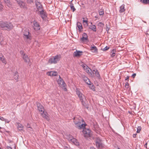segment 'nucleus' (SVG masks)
Masks as SVG:
<instances>
[{"label":"nucleus","instance_id":"obj_1","mask_svg":"<svg viewBox=\"0 0 149 149\" xmlns=\"http://www.w3.org/2000/svg\"><path fill=\"white\" fill-rule=\"evenodd\" d=\"M13 28L12 24L8 22L0 21V29L3 30H10Z\"/></svg>","mask_w":149,"mask_h":149},{"label":"nucleus","instance_id":"obj_2","mask_svg":"<svg viewBox=\"0 0 149 149\" xmlns=\"http://www.w3.org/2000/svg\"><path fill=\"white\" fill-rule=\"evenodd\" d=\"M61 56L57 55L54 56H52L49 60L48 62L51 64H56L60 60Z\"/></svg>","mask_w":149,"mask_h":149},{"label":"nucleus","instance_id":"obj_3","mask_svg":"<svg viewBox=\"0 0 149 149\" xmlns=\"http://www.w3.org/2000/svg\"><path fill=\"white\" fill-rule=\"evenodd\" d=\"M76 92V94L78 95L82 104L84 105L85 104L84 100L86 99L84 95L80 92L79 89H77Z\"/></svg>","mask_w":149,"mask_h":149},{"label":"nucleus","instance_id":"obj_4","mask_svg":"<svg viewBox=\"0 0 149 149\" xmlns=\"http://www.w3.org/2000/svg\"><path fill=\"white\" fill-rule=\"evenodd\" d=\"M76 118H74V122L76 125V127L79 129H84L86 125L84 124L83 123H81L80 121H76Z\"/></svg>","mask_w":149,"mask_h":149},{"label":"nucleus","instance_id":"obj_5","mask_svg":"<svg viewBox=\"0 0 149 149\" xmlns=\"http://www.w3.org/2000/svg\"><path fill=\"white\" fill-rule=\"evenodd\" d=\"M23 35V38L25 40H30L31 38V35L29 32V30L27 29L24 31Z\"/></svg>","mask_w":149,"mask_h":149},{"label":"nucleus","instance_id":"obj_6","mask_svg":"<svg viewBox=\"0 0 149 149\" xmlns=\"http://www.w3.org/2000/svg\"><path fill=\"white\" fill-rule=\"evenodd\" d=\"M83 132L84 136L86 137H91L92 134L91 130L88 129H83Z\"/></svg>","mask_w":149,"mask_h":149},{"label":"nucleus","instance_id":"obj_7","mask_svg":"<svg viewBox=\"0 0 149 149\" xmlns=\"http://www.w3.org/2000/svg\"><path fill=\"white\" fill-rule=\"evenodd\" d=\"M59 79L58 80V83L60 86L61 87H65L66 85L63 79L59 76Z\"/></svg>","mask_w":149,"mask_h":149},{"label":"nucleus","instance_id":"obj_8","mask_svg":"<svg viewBox=\"0 0 149 149\" xmlns=\"http://www.w3.org/2000/svg\"><path fill=\"white\" fill-rule=\"evenodd\" d=\"M95 143L97 147L98 148H101L103 146L102 143V141L99 137L96 138Z\"/></svg>","mask_w":149,"mask_h":149},{"label":"nucleus","instance_id":"obj_9","mask_svg":"<svg viewBox=\"0 0 149 149\" xmlns=\"http://www.w3.org/2000/svg\"><path fill=\"white\" fill-rule=\"evenodd\" d=\"M81 77L83 79L84 81L88 85H91V81L84 74H81Z\"/></svg>","mask_w":149,"mask_h":149},{"label":"nucleus","instance_id":"obj_10","mask_svg":"<svg viewBox=\"0 0 149 149\" xmlns=\"http://www.w3.org/2000/svg\"><path fill=\"white\" fill-rule=\"evenodd\" d=\"M34 29L35 30H38L40 29V26L38 23L35 21L33 22Z\"/></svg>","mask_w":149,"mask_h":149},{"label":"nucleus","instance_id":"obj_11","mask_svg":"<svg viewBox=\"0 0 149 149\" xmlns=\"http://www.w3.org/2000/svg\"><path fill=\"white\" fill-rule=\"evenodd\" d=\"M15 0L21 8H25V3L24 1L20 0Z\"/></svg>","mask_w":149,"mask_h":149},{"label":"nucleus","instance_id":"obj_12","mask_svg":"<svg viewBox=\"0 0 149 149\" xmlns=\"http://www.w3.org/2000/svg\"><path fill=\"white\" fill-rule=\"evenodd\" d=\"M36 4L38 11H40L41 10H43L42 6L40 2H36Z\"/></svg>","mask_w":149,"mask_h":149},{"label":"nucleus","instance_id":"obj_13","mask_svg":"<svg viewBox=\"0 0 149 149\" xmlns=\"http://www.w3.org/2000/svg\"><path fill=\"white\" fill-rule=\"evenodd\" d=\"M37 106L38 108V110L40 112H41L44 111V109L40 103H37Z\"/></svg>","mask_w":149,"mask_h":149},{"label":"nucleus","instance_id":"obj_14","mask_svg":"<svg viewBox=\"0 0 149 149\" xmlns=\"http://www.w3.org/2000/svg\"><path fill=\"white\" fill-rule=\"evenodd\" d=\"M90 50L94 53H97L98 52L97 49L96 47L94 45H93V46H91V47Z\"/></svg>","mask_w":149,"mask_h":149},{"label":"nucleus","instance_id":"obj_15","mask_svg":"<svg viewBox=\"0 0 149 149\" xmlns=\"http://www.w3.org/2000/svg\"><path fill=\"white\" fill-rule=\"evenodd\" d=\"M41 113L44 118H45L47 120H49V118L48 116V114L47 112H44V111H43V112Z\"/></svg>","mask_w":149,"mask_h":149},{"label":"nucleus","instance_id":"obj_16","mask_svg":"<svg viewBox=\"0 0 149 149\" xmlns=\"http://www.w3.org/2000/svg\"><path fill=\"white\" fill-rule=\"evenodd\" d=\"M88 26V28L95 32L96 31V27L95 25H89Z\"/></svg>","mask_w":149,"mask_h":149},{"label":"nucleus","instance_id":"obj_17","mask_svg":"<svg viewBox=\"0 0 149 149\" xmlns=\"http://www.w3.org/2000/svg\"><path fill=\"white\" fill-rule=\"evenodd\" d=\"M39 12H40L41 17L42 18H44L47 17L46 13L44 12L43 9Z\"/></svg>","mask_w":149,"mask_h":149},{"label":"nucleus","instance_id":"obj_18","mask_svg":"<svg viewBox=\"0 0 149 149\" xmlns=\"http://www.w3.org/2000/svg\"><path fill=\"white\" fill-rule=\"evenodd\" d=\"M57 74L58 73L56 71H50L48 73V75L50 76H56Z\"/></svg>","mask_w":149,"mask_h":149},{"label":"nucleus","instance_id":"obj_19","mask_svg":"<svg viewBox=\"0 0 149 149\" xmlns=\"http://www.w3.org/2000/svg\"><path fill=\"white\" fill-rule=\"evenodd\" d=\"M82 53L83 52L82 51H76V52H74V55L75 56H79L81 55Z\"/></svg>","mask_w":149,"mask_h":149},{"label":"nucleus","instance_id":"obj_20","mask_svg":"<svg viewBox=\"0 0 149 149\" xmlns=\"http://www.w3.org/2000/svg\"><path fill=\"white\" fill-rule=\"evenodd\" d=\"M82 19H83V23L84 26L85 27L87 26H88V23L87 18H86L85 19L83 17Z\"/></svg>","mask_w":149,"mask_h":149},{"label":"nucleus","instance_id":"obj_21","mask_svg":"<svg viewBox=\"0 0 149 149\" xmlns=\"http://www.w3.org/2000/svg\"><path fill=\"white\" fill-rule=\"evenodd\" d=\"M22 57L24 60L25 62H28L29 61V59L26 55L24 54L23 56H22Z\"/></svg>","mask_w":149,"mask_h":149},{"label":"nucleus","instance_id":"obj_22","mask_svg":"<svg viewBox=\"0 0 149 149\" xmlns=\"http://www.w3.org/2000/svg\"><path fill=\"white\" fill-rule=\"evenodd\" d=\"M72 143L76 146H79V143L78 142L77 140L74 138H73L72 139L71 141Z\"/></svg>","mask_w":149,"mask_h":149},{"label":"nucleus","instance_id":"obj_23","mask_svg":"<svg viewBox=\"0 0 149 149\" xmlns=\"http://www.w3.org/2000/svg\"><path fill=\"white\" fill-rule=\"evenodd\" d=\"M120 9L119 10V12L120 13H122L125 11V5L123 4L120 7Z\"/></svg>","mask_w":149,"mask_h":149},{"label":"nucleus","instance_id":"obj_24","mask_svg":"<svg viewBox=\"0 0 149 149\" xmlns=\"http://www.w3.org/2000/svg\"><path fill=\"white\" fill-rule=\"evenodd\" d=\"M81 42L84 43H88L89 41L88 38L82 37L80 39Z\"/></svg>","mask_w":149,"mask_h":149},{"label":"nucleus","instance_id":"obj_25","mask_svg":"<svg viewBox=\"0 0 149 149\" xmlns=\"http://www.w3.org/2000/svg\"><path fill=\"white\" fill-rule=\"evenodd\" d=\"M17 127L18 129L19 130H22L23 127V126L22 124L19 123H17Z\"/></svg>","mask_w":149,"mask_h":149},{"label":"nucleus","instance_id":"obj_26","mask_svg":"<svg viewBox=\"0 0 149 149\" xmlns=\"http://www.w3.org/2000/svg\"><path fill=\"white\" fill-rule=\"evenodd\" d=\"M77 26L78 27L79 30V31L82 29V24L80 22H78L77 23Z\"/></svg>","mask_w":149,"mask_h":149},{"label":"nucleus","instance_id":"obj_27","mask_svg":"<svg viewBox=\"0 0 149 149\" xmlns=\"http://www.w3.org/2000/svg\"><path fill=\"white\" fill-rule=\"evenodd\" d=\"M97 26L100 29H101V30H102L104 26V24L101 22H100L98 24Z\"/></svg>","mask_w":149,"mask_h":149},{"label":"nucleus","instance_id":"obj_28","mask_svg":"<svg viewBox=\"0 0 149 149\" xmlns=\"http://www.w3.org/2000/svg\"><path fill=\"white\" fill-rule=\"evenodd\" d=\"M82 66L85 71L86 70L88 69H90V70H91V69L85 64L82 65Z\"/></svg>","mask_w":149,"mask_h":149},{"label":"nucleus","instance_id":"obj_29","mask_svg":"<svg viewBox=\"0 0 149 149\" xmlns=\"http://www.w3.org/2000/svg\"><path fill=\"white\" fill-rule=\"evenodd\" d=\"M0 60L2 61V62L5 63L6 64V61L5 60V58H4L3 56L1 57H0Z\"/></svg>","mask_w":149,"mask_h":149},{"label":"nucleus","instance_id":"obj_30","mask_svg":"<svg viewBox=\"0 0 149 149\" xmlns=\"http://www.w3.org/2000/svg\"><path fill=\"white\" fill-rule=\"evenodd\" d=\"M95 71V72L93 74H95V76L97 77V78H99L100 77V76L99 74V73L97 70Z\"/></svg>","mask_w":149,"mask_h":149},{"label":"nucleus","instance_id":"obj_31","mask_svg":"<svg viewBox=\"0 0 149 149\" xmlns=\"http://www.w3.org/2000/svg\"><path fill=\"white\" fill-rule=\"evenodd\" d=\"M141 1L144 4H149V0H141Z\"/></svg>","mask_w":149,"mask_h":149},{"label":"nucleus","instance_id":"obj_32","mask_svg":"<svg viewBox=\"0 0 149 149\" xmlns=\"http://www.w3.org/2000/svg\"><path fill=\"white\" fill-rule=\"evenodd\" d=\"M116 52V50L115 49H113L112 50L111 52V57H113L115 56V53Z\"/></svg>","mask_w":149,"mask_h":149},{"label":"nucleus","instance_id":"obj_33","mask_svg":"<svg viewBox=\"0 0 149 149\" xmlns=\"http://www.w3.org/2000/svg\"><path fill=\"white\" fill-rule=\"evenodd\" d=\"M74 137L70 135H69L68 136V141H71L72 139Z\"/></svg>","mask_w":149,"mask_h":149},{"label":"nucleus","instance_id":"obj_34","mask_svg":"<svg viewBox=\"0 0 149 149\" xmlns=\"http://www.w3.org/2000/svg\"><path fill=\"white\" fill-rule=\"evenodd\" d=\"M104 11L103 10L101 9L99 11V14L100 15H102L104 14Z\"/></svg>","mask_w":149,"mask_h":149},{"label":"nucleus","instance_id":"obj_35","mask_svg":"<svg viewBox=\"0 0 149 149\" xmlns=\"http://www.w3.org/2000/svg\"><path fill=\"white\" fill-rule=\"evenodd\" d=\"M91 85H90V88L91 89L95 91V87L94 86V85H93V84L92 83V84L91 83Z\"/></svg>","mask_w":149,"mask_h":149},{"label":"nucleus","instance_id":"obj_36","mask_svg":"<svg viewBox=\"0 0 149 149\" xmlns=\"http://www.w3.org/2000/svg\"><path fill=\"white\" fill-rule=\"evenodd\" d=\"M70 8L71 10H73V12H74L76 10V9L74 7L73 4H71L70 5Z\"/></svg>","mask_w":149,"mask_h":149},{"label":"nucleus","instance_id":"obj_37","mask_svg":"<svg viewBox=\"0 0 149 149\" xmlns=\"http://www.w3.org/2000/svg\"><path fill=\"white\" fill-rule=\"evenodd\" d=\"M90 69H87L86 70V72L89 75H92V74L90 72Z\"/></svg>","mask_w":149,"mask_h":149},{"label":"nucleus","instance_id":"obj_38","mask_svg":"<svg viewBox=\"0 0 149 149\" xmlns=\"http://www.w3.org/2000/svg\"><path fill=\"white\" fill-rule=\"evenodd\" d=\"M6 3L7 6L9 7H11V4L10 3V1H8V2L7 3V2Z\"/></svg>","mask_w":149,"mask_h":149},{"label":"nucleus","instance_id":"obj_39","mask_svg":"<svg viewBox=\"0 0 149 149\" xmlns=\"http://www.w3.org/2000/svg\"><path fill=\"white\" fill-rule=\"evenodd\" d=\"M18 75L17 74H16L14 76V78L17 81H18Z\"/></svg>","mask_w":149,"mask_h":149},{"label":"nucleus","instance_id":"obj_40","mask_svg":"<svg viewBox=\"0 0 149 149\" xmlns=\"http://www.w3.org/2000/svg\"><path fill=\"white\" fill-rule=\"evenodd\" d=\"M141 130V127H138L137 128V130L136 131V132L138 133H139L140 132Z\"/></svg>","mask_w":149,"mask_h":149},{"label":"nucleus","instance_id":"obj_41","mask_svg":"<svg viewBox=\"0 0 149 149\" xmlns=\"http://www.w3.org/2000/svg\"><path fill=\"white\" fill-rule=\"evenodd\" d=\"M82 37L88 38V36L86 33H84L82 34Z\"/></svg>","mask_w":149,"mask_h":149},{"label":"nucleus","instance_id":"obj_42","mask_svg":"<svg viewBox=\"0 0 149 149\" xmlns=\"http://www.w3.org/2000/svg\"><path fill=\"white\" fill-rule=\"evenodd\" d=\"M27 3L29 4H31L33 2V0H27Z\"/></svg>","mask_w":149,"mask_h":149},{"label":"nucleus","instance_id":"obj_43","mask_svg":"<svg viewBox=\"0 0 149 149\" xmlns=\"http://www.w3.org/2000/svg\"><path fill=\"white\" fill-rule=\"evenodd\" d=\"M3 6L0 3V10L1 11L3 9Z\"/></svg>","mask_w":149,"mask_h":149},{"label":"nucleus","instance_id":"obj_44","mask_svg":"<svg viewBox=\"0 0 149 149\" xmlns=\"http://www.w3.org/2000/svg\"><path fill=\"white\" fill-rule=\"evenodd\" d=\"M129 87V84L128 82H127L125 84V87L128 88Z\"/></svg>","mask_w":149,"mask_h":149},{"label":"nucleus","instance_id":"obj_45","mask_svg":"<svg viewBox=\"0 0 149 149\" xmlns=\"http://www.w3.org/2000/svg\"><path fill=\"white\" fill-rule=\"evenodd\" d=\"M20 53L22 55V56H23L24 54H25L23 51H20Z\"/></svg>","mask_w":149,"mask_h":149},{"label":"nucleus","instance_id":"obj_46","mask_svg":"<svg viewBox=\"0 0 149 149\" xmlns=\"http://www.w3.org/2000/svg\"><path fill=\"white\" fill-rule=\"evenodd\" d=\"M0 120L2 121H4V118L3 117L0 116Z\"/></svg>","mask_w":149,"mask_h":149},{"label":"nucleus","instance_id":"obj_47","mask_svg":"<svg viewBox=\"0 0 149 149\" xmlns=\"http://www.w3.org/2000/svg\"><path fill=\"white\" fill-rule=\"evenodd\" d=\"M109 47L106 46V47H105V48H104V49H103V50H106L107 49H109Z\"/></svg>","mask_w":149,"mask_h":149},{"label":"nucleus","instance_id":"obj_48","mask_svg":"<svg viewBox=\"0 0 149 149\" xmlns=\"http://www.w3.org/2000/svg\"><path fill=\"white\" fill-rule=\"evenodd\" d=\"M4 121H5V122L6 123H8L9 122V121L7 119H6L4 118Z\"/></svg>","mask_w":149,"mask_h":149},{"label":"nucleus","instance_id":"obj_49","mask_svg":"<svg viewBox=\"0 0 149 149\" xmlns=\"http://www.w3.org/2000/svg\"><path fill=\"white\" fill-rule=\"evenodd\" d=\"M64 149H70L69 146H65L64 147Z\"/></svg>","mask_w":149,"mask_h":149},{"label":"nucleus","instance_id":"obj_50","mask_svg":"<svg viewBox=\"0 0 149 149\" xmlns=\"http://www.w3.org/2000/svg\"><path fill=\"white\" fill-rule=\"evenodd\" d=\"M109 28L107 26L106 28V31H107V32H108V31L109 30Z\"/></svg>","mask_w":149,"mask_h":149},{"label":"nucleus","instance_id":"obj_51","mask_svg":"<svg viewBox=\"0 0 149 149\" xmlns=\"http://www.w3.org/2000/svg\"><path fill=\"white\" fill-rule=\"evenodd\" d=\"M136 76V74L135 73H134V74H133L132 76V77L133 78H134V77H135V76Z\"/></svg>","mask_w":149,"mask_h":149},{"label":"nucleus","instance_id":"obj_52","mask_svg":"<svg viewBox=\"0 0 149 149\" xmlns=\"http://www.w3.org/2000/svg\"><path fill=\"white\" fill-rule=\"evenodd\" d=\"M129 77L128 76H127L126 77V79H125V80H127V81H129Z\"/></svg>","mask_w":149,"mask_h":149},{"label":"nucleus","instance_id":"obj_53","mask_svg":"<svg viewBox=\"0 0 149 149\" xmlns=\"http://www.w3.org/2000/svg\"><path fill=\"white\" fill-rule=\"evenodd\" d=\"M136 134H134L133 135V137L134 138H135L136 137Z\"/></svg>","mask_w":149,"mask_h":149},{"label":"nucleus","instance_id":"obj_54","mask_svg":"<svg viewBox=\"0 0 149 149\" xmlns=\"http://www.w3.org/2000/svg\"><path fill=\"white\" fill-rule=\"evenodd\" d=\"M4 2H5V3H6L7 2V3L8 2V0H3Z\"/></svg>","mask_w":149,"mask_h":149},{"label":"nucleus","instance_id":"obj_55","mask_svg":"<svg viewBox=\"0 0 149 149\" xmlns=\"http://www.w3.org/2000/svg\"><path fill=\"white\" fill-rule=\"evenodd\" d=\"M27 127L28 128H30L31 129H32L30 127V126H29V125L28 124V125H27Z\"/></svg>","mask_w":149,"mask_h":149},{"label":"nucleus","instance_id":"obj_56","mask_svg":"<svg viewBox=\"0 0 149 149\" xmlns=\"http://www.w3.org/2000/svg\"><path fill=\"white\" fill-rule=\"evenodd\" d=\"M93 70L92 71V72L93 73H94L95 72V70Z\"/></svg>","mask_w":149,"mask_h":149},{"label":"nucleus","instance_id":"obj_57","mask_svg":"<svg viewBox=\"0 0 149 149\" xmlns=\"http://www.w3.org/2000/svg\"><path fill=\"white\" fill-rule=\"evenodd\" d=\"M7 148L8 149H12L11 148V147H9V146H8L7 147Z\"/></svg>","mask_w":149,"mask_h":149},{"label":"nucleus","instance_id":"obj_58","mask_svg":"<svg viewBox=\"0 0 149 149\" xmlns=\"http://www.w3.org/2000/svg\"><path fill=\"white\" fill-rule=\"evenodd\" d=\"M90 149H95L94 147H91L90 148Z\"/></svg>","mask_w":149,"mask_h":149},{"label":"nucleus","instance_id":"obj_59","mask_svg":"<svg viewBox=\"0 0 149 149\" xmlns=\"http://www.w3.org/2000/svg\"><path fill=\"white\" fill-rule=\"evenodd\" d=\"M147 143H146L145 145V146L147 148Z\"/></svg>","mask_w":149,"mask_h":149},{"label":"nucleus","instance_id":"obj_60","mask_svg":"<svg viewBox=\"0 0 149 149\" xmlns=\"http://www.w3.org/2000/svg\"><path fill=\"white\" fill-rule=\"evenodd\" d=\"M64 89H65V91H67V89L66 88H64Z\"/></svg>","mask_w":149,"mask_h":149},{"label":"nucleus","instance_id":"obj_61","mask_svg":"<svg viewBox=\"0 0 149 149\" xmlns=\"http://www.w3.org/2000/svg\"><path fill=\"white\" fill-rule=\"evenodd\" d=\"M91 25H93V23H92V22H91Z\"/></svg>","mask_w":149,"mask_h":149},{"label":"nucleus","instance_id":"obj_62","mask_svg":"<svg viewBox=\"0 0 149 149\" xmlns=\"http://www.w3.org/2000/svg\"><path fill=\"white\" fill-rule=\"evenodd\" d=\"M0 44H1V45H2V42H0Z\"/></svg>","mask_w":149,"mask_h":149},{"label":"nucleus","instance_id":"obj_63","mask_svg":"<svg viewBox=\"0 0 149 149\" xmlns=\"http://www.w3.org/2000/svg\"><path fill=\"white\" fill-rule=\"evenodd\" d=\"M2 128L0 127V129H1Z\"/></svg>","mask_w":149,"mask_h":149},{"label":"nucleus","instance_id":"obj_64","mask_svg":"<svg viewBox=\"0 0 149 149\" xmlns=\"http://www.w3.org/2000/svg\"><path fill=\"white\" fill-rule=\"evenodd\" d=\"M117 149H120L119 148H117Z\"/></svg>","mask_w":149,"mask_h":149}]
</instances>
